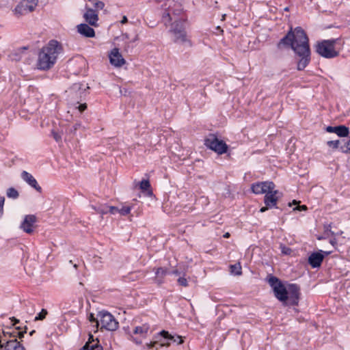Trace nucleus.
<instances>
[{"label": "nucleus", "instance_id": "obj_1", "mask_svg": "<svg viewBox=\"0 0 350 350\" xmlns=\"http://www.w3.org/2000/svg\"><path fill=\"white\" fill-rule=\"evenodd\" d=\"M277 49H291L295 57L297 70H304L311 61V49L309 38L305 30L299 26L291 27L286 35L277 43Z\"/></svg>", "mask_w": 350, "mask_h": 350}, {"label": "nucleus", "instance_id": "obj_2", "mask_svg": "<svg viewBox=\"0 0 350 350\" xmlns=\"http://www.w3.org/2000/svg\"><path fill=\"white\" fill-rule=\"evenodd\" d=\"M265 281L271 286L274 296L284 306H298L300 299V286L297 284L284 282L277 276L269 273Z\"/></svg>", "mask_w": 350, "mask_h": 350}, {"label": "nucleus", "instance_id": "obj_3", "mask_svg": "<svg viewBox=\"0 0 350 350\" xmlns=\"http://www.w3.org/2000/svg\"><path fill=\"white\" fill-rule=\"evenodd\" d=\"M62 44L56 40H51L42 47L38 55L36 66L40 70H48L56 63L58 55L62 53Z\"/></svg>", "mask_w": 350, "mask_h": 350}, {"label": "nucleus", "instance_id": "obj_4", "mask_svg": "<svg viewBox=\"0 0 350 350\" xmlns=\"http://www.w3.org/2000/svg\"><path fill=\"white\" fill-rule=\"evenodd\" d=\"M154 338L156 339L155 340L146 343L144 346V349L148 350H157L159 348L163 346L168 347L171 343L180 345L183 342L182 336L177 334L172 335L165 330H162L159 332L157 336H154Z\"/></svg>", "mask_w": 350, "mask_h": 350}, {"label": "nucleus", "instance_id": "obj_5", "mask_svg": "<svg viewBox=\"0 0 350 350\" xmlns=\"http://www.w3.org/2000/svg\"><path fill=\"white\" fill-rule=\"evenodd\" d=\"M340 38H332L318 41L314 46L315 52L322 57L332 59L339 55V51L336 49V45Z\"/></svg>", "mask_w": 350, "mask_h": 350}, {"label": "nucleus", "instance_id": "obj_6", "mask_svg": "<svg viewBox=\"0 0 350 350\" xmlns=\"http://www.w3.org/2000/svg\"><path fill=\"white\" fill-rule=\"evenodd\" d=\"M204 141V144L208 149L219 155L227 153L229 150V146L214 133H209Z\"/></svg>", "mask_w": 350, "mask_h": 350}, {"label": "nucleus", "instance_id": "obj_7", "mask_svg": "<svg viewBox=\"0 0 350 350\" xmlns=\"http://www.w3.org/2000/svg\"><path fill=\"white\" fill-rule=\"evenodd\" d=\"M99 318V327L100 329H105L107 331H115L118 328V322L114 317L106 310L99 311L97 313Z\"/></svg>", "mask_w": 350, "mask_h": 350}, {"label": "nucleus", "instance_id": "obj_8", "mask_svg": "<svg viewBox=\"0 0 350 350\" xmlns=\"http://www.w3.org/2000/svg\"><path fill=\"white\" fill-rule=\"evenodd\" d=\"M89 89L88 83L79 82L73 83L66 92L68 93V96H70L71 99L83 100L89 94Z\"/></svg>", "mask_w": 350, "mask_h": 350}, {"label": "nucleus", "instance_id": "obj_9", "mask_svg": "<svg viewBox=\"0 0 350 350\" xmlns=\"http://www.w3.org/2000/svg\"><path fill=\"white\" fill-rule=\"evenodd\" d=\"M185 19L179 18L172 23L170 31L174 36L175 42L184 43L187 41V32L185 31Z\"/></svg>", "mask_w": 350, "mask_h": 350}, {"label": "nucleus", "instance_id": "obj_10", "mask_svg": "<svg viewBox=\"0 0 350 350\" xmlns=\"http://www.w3.org/2000/svg\"><path fill=\"white\" fill-rule=\"evenodd\" d=\"M38 0H22L14 10V14L18 17L33 12L37 6Z\"/></svg>", "mask_w": 350, "mask_h": 350}, {"label": "nucleus", "instance_id": "obj_11", "mask_svg": "<svg viewBox=\"0 0 350 350\" xmlns=\"http://www.w3.org/2000/svg\"><path fill=\"white\" fill-rule=\"evenodd\" d=\"M27 327L25 325L23 328L21 327H16L15 330L12 332L3 330L2 334L0 335V342L5 340H12L13 338L17 339L22 338L24 337L25 334L27 333ZM3 346L1 343H0V348H2Z\"/></svg>", "mask_w": 350, "mask_h": 350}, {"label": "nucleus", "instance_id": "obj_12", "mask_svg": "<svg viewBox=\"0 0 350 350\" xmlns=\"http://www.w3.org/2000/svg\"><path fill=\"white\" fill-rule=\"evenodd\" d=\"M275 187V185L273 181L256 182L251 185V191L255 194H265Z\"/></svg>", "mask_w": 350, "mask_h": 350}, {"label": "nucleus", "instance_id": "obj_13", "mask_svg": "<svg viewBox=\"0 0 350 350\" xmlns=\"http://www.w3.org/2000/svg\"><path fill=\"white\" fill-rule=\"evenodd\" d=\"M281 196L282 193L278 190L272 189L268 191L265 195L264 203L268 207L282 210V207L277 206L278 201Z\"/></svg>", "mask_w": 350, "mask_h": 350}, {"label": "nucleus", "instance_id": "obj_14", "mask_svg": "<svg viewBox=\"0 0 350 350\" xmlns=\"http://www.w3.org/2000/svg\"><path fill=\"white\" fill-rule=\"evenodd\" d=\"M85 9L86 12L83 14V17L86 23H88L90 26L98 27V14L96 10L90 8L87 4L85 5Z\"/></svg>", "mask_w": 350, "mask_h": 350}, {"label": "nucleus", "instance_id": "obj_15", "mask_svg": "<svg viewBox=\"0 0 350 350\" xmlns=\"http://www.w3.org/2000/svg\"><path fill=\"white\" fill-rule=\"evenodd\" d=\"M109 58L111 64L116 67H120L126 63L125 59L117 48H114L111 50Z\"/></svg>", "mask_w": 350, "mask_h": 350}, {"label": "nucleus", "instance_id": "obj_16", "mask_svg": "<svg viewBox=\"0 0 350 350\" xmlns=\"http://www.w3.org/2000/svg\"><path fill=\"white\" fill-rule=\"evenodd\" d=\"M327 133H336L340 137H347L349 135V129L344 124H340L335 126H327L325 128Z\"/></svg>", "mask_w": 350, "mask_h": 350}, {"label": "nucleus", "instance_id": "obj_17", "mask_svg": "<svg viewBox=\"0 0 350 350\" xmlns=\"http://www.w3.org/2000/svg\"><path fill=\"white\" fill-rule=\"evenodd\" d=\"M323 256L318 251L312 252L308 258V263L312 269L321 267Z\"/></svg>", "mask_w": 350, "mask_h": 350}, {"label": "nucleus", "instance_id": "obj_18", "mask_svg": "<svg viewBox=\"0 0 350 350\" xmlns=\"http://www.w3.org/2000/svg\"><path fill=\"white\" fill-rule=\"evenodd\" d=\"M36 221V217L33 215H27L25 217L21 224V228L27 234L33 232V224Z\"/></svg>", "mask_w": 350, "mask_h": 350}, {"label": "nucleus", "instance_id": "obj_19", "mask_svg": "<svg viewBox=\"0 0 350 350\" xmlns=\"http://www.w3.org/2000/svg\"><path fill=\"white\" fill-rule=\"evenodd\" d=\"M1 350H25L24 346L16 338L10 340L2 341Z\"/></svg>", "mask_w": 350, "mask_h": 350}, {"label": "nucleus", "instance_id": "obj_20", "mask_svg": "<svg viewBox=\"0 0 350 350\" xmlns=\"http://www.w3.org/2000/svg\"><path fill=\"white\" fill-rule=\"evenodd\" d=\"M77 32L85 38H94L95 31L88 23H81L77 26Z\"/></svg>", "mask_w": 350, "mask_h": 350}, {"label": "nucleus", "instance_id": "obj_21", "mask_svg": "<svg viewBox=\"0 0 350 350\" xmlns=\"http://www.w3.org/2000/svg\"><path fill=\"white\" fill-rule=\"evenodd\" d=\"M21 178L31 187L35 189L38 192L42 193V189L38 185L36 178L29 172L23 171Z\"/></svg>", "mask_w": 350, "mask_h": 350}, {"label": "nucleus", "instance_id": "obj_22", "mask_svg": "<svg viewBox=\"0 0 350 350\" xmlns=\"http://www.w3.org/2000/svg\"><path fill=\"white\" fill-rule=\"evenodd\" d=\"M150 327L148 323H144L140 326H136L133 330V334H139L142 338H146Z\"/></svg>", "mask_w": 350, "mask_h": 350}, {"label": "nucleus", "instance_id": "obj_23", "mask_svg": "<svg viewBox=\"0 0 350 350\" xmlns=\"http://www.w3.org/2000/svg\"><path fill=\"white\" fill-rule=\"evenodd\" d=\"M139 189L142 192L146 193L148 196L153 195L152 190L151 189V185L148 178H143L139 184Z\"/></svg>", "mask_w": 350, "mask_h": 350}, {"label": "nucleus", "instance_id": "obj_24", "mask_svg": "<svg viewBox=\"0 0 350 350\" xmlns=\"http://www.w3.org/2000/svg\"><path fill=\"white\" fill-rule=\"evenodd\" d=\"M122 330L124 332L125 334L127 335V338L129 340H132L136 345H141L142 343V340L133 336V332L130 331L129 326H124L122 327Z\"/></svg>", "mask_w": 350, "mask_h": 350}, {"label": "nucleus", "instance_id": "obj_25", "mask_svg": "<svg viewBox=\"0 0 350 350\" xmlns=\"http://www.w3.org/2000/svg\"><path fill=\"white\" fill-rule=\"evenodd\" d=\"M167 274H169L168 269L164 267H159L155 271L156 278L158 279L159 283H162L161 279L165 276Z\"/></svg>", "mask_w": 350, "mask_h": 350}, {"label": "nucleus", "instance_id": "obj_26", "mask_svg": "<svg viewBox=\"0 0 350 350\" xmlns=\"http://www.w3.org/2000/svg\"><path fill=\"white\" fill-rule=\"evenodd\" d=\"M91 207L95 210L97 213L101 215L107 214V204H97L92 205Z\"/></svg>", "mask_w": 350, "mask_h": 350}, {"label": "nucleus", "instance_id": "obj_27", "mask_svg": "<svg viewBox=\"0 0 350 350\" xmlns=\"http://www.w3.org/2000/svg\"><path fill=\"white\" fill-rule=\"evenodd\" d=\"M230 272L235 275H240L242 274V268L239 262L230 265Z\"/></svg>", "mask_w": 350, "mask_h": 350}, {"label": "nucleus", "instance_id": "obj_28", "mask_svg": "<svg viewBox=\"0 0 350 350\" xmlns=\"http://www.w3.org/2000/svg\"><path fill=\"white\" fill-rule=\"evenodd\" d=\"M350 148V138L348 140L345 139H342L341 144L340 146V150L342 153L349 154V150H347V148Z\"/></svg>", "mask_w": 350, "mask_h": 350}, {"label": "nucleus", "instance_id": "obj_29", "mask_svg": "<svg viewBox=\"0 0 350 350\" xmlns=\"http://www.w3.org/2000/svg\"><path fill=\"white\" fill-rule=\"evenodd\" d=\"M7 197L12 199H17L19 196L18 191L14 187H10L6 191Z\"/></svg>", "mask_w": 350, "mask_h": 350}, {"label": "nucleus", "instance_id": "obj_30", "mask_svg": "<svg viewBox=\"0 0 350 350\" xmlns=\"http://www.w3.org/2000/svg\"><path fill=\"white\" fill-rule=\"evenodd\" d=\"M341 144V140H331L327 142V145L334 150L339 149Z\"/></svg>", "mask_w": 350, "mask_h": 350}, {"label": "nucleus", "instance_id": "obj_31", "mask_svg": "<svg viewBox=\"0 0 350 350\" xmlns=\"http://www.w3.org/2000/svg\"><path fill=\"white\" fill-rule=\"evenodd\" d=\"M280 249L281 250L282 254L284 255H291L293 252L291 247L282 243L280 245Z\"/></svg>", "mask_w": 350, "mask_h": 350}, {"label": "nucleus", "instance_id": "obj_32", "mask_svg": "<svg viewBox=\"0 0 350 350\" xmlns=\"http://www.w3.org/2000/svg\"><path fill=\"white\" fill-rule=\"evenodd\" d=\"M88 319L92 323H95V325L97 328L99 327V318H98L97 316L95 317L93 313H90Z\"/></svg>", "mask_w": 350, "mask_h": 350}, {"label": "nucleus", "instance_id": "obj_33", "mask_svg": "<svg viewBox=\"0 0 350 350\" xmlns=\"http://www.w3.org/2000/svg\"><path fill=\"white\" fill-rule=\"evenodd\" d=\"M88 345V350H103V347L98 340L97 343L94 345H90L89 342H85Z\"/></svg>", "mask_w": 350, "mask_h": 350}, {"label": "nucleus", "instance_id": "obj_34", "mask_svg": "<svg viewBox=\"0 0 350 350\" xmlns=\"http://www.w3.org/2000/svg\"><path fill=\"white\" fill-rule=\"evenodd\" d=\"M48 314V312L46 309H42V310L37 314V315L35 317V321H42L46 318V314Z\"/></svg>", "mask_w": 350, "mask_h": 350}, {"label": "nucleus", "instance_id": "obj_35", "mask_svg": "<svg viewBox=\"0 0 350 350\" xmlns=\"http://www.w3.org/2000/svg\"><path fill=\"white\" fill-rule=\"evenodd\" d=\"M172 18L170 13L167 11H165L162 15V21L165 23V25H167V23H170L172 21Z\"/></svg>", "mask_w": 350, "mask_h": 350}, {"label": "nucleus", "instance_id": "obj_36", "mask_svg": "<svg viewBox=\"0 0 350 350\" xmlns=\"http://www.w3.org/2000/svg\"><path fill=\"white\" fill-rule=\"evenodd\" d=\"M131 207L129 206H123L121 208H119V213L121 215L125 216L130 213Z\"/></svg>", "mask_w": 350, "mask_h": 350}, {"label": "nucleus", "instance_id": "obj_37", "mask_svg": "<svg viewBox=\"0 0 350 350\" xmlns=\"http://www.w3.org/2000/svg\"><path fill=\"white\" fill-rule=\"evenodd\" d=\"M93 5L94 7V10H96L97 12L98 10H103L105 7V3L103 1L98 0L96 1Z\"/></svg>", "mask_w": 350, "mask_h": 350}, {"label": "nucleus", "instance_id": "obj_38", "mask_svg": "<svg viewBox=\"0 0 350 350\" xmlns=\"http://www.w3.org/2000/svg\"><path fill=\"white\" fill-rule=\"evenodd\" d=\"M75 101H76L77 104L78 105L77 108H78L79 111L81 113L83 112L87 109V104L86 103H81V102L82 100H79H79H75Z\"/></svg>", "mask_w": 350, "mask_h": 350}, {"label": "nucleus", "instance_id": "obj_39", "mask_svg": "<svg viewBox=\"0 0 350 350\" xmlns=\"http://www.w3.org/2000/svg\"><path fill=\"white\" fill-rule=\"evenodd\" d=\"M109 213L112 215H115L119 213V208L114 206H108L107 205V213Z\"/></svg>", "mask_w": 350, "mask_h": 350}, {"label": "nucleus", "instance_id": "obj_40", "mask_svg": "<svg viewBox=\"0 0 350 350\" xmlns=\"http://www.w3.org/2000/svg\"><path fill=\"white\" fill-rule=\"evenodd\" d=\"M178 283L180 286H182L184 287H187L189 285L187 280L184 276L179 277V278L178 279Z\"/></svg>", "mask_w": 350, "mask_h": 350}, {"label": "nucleus", "instance_id": "obj_41", "mask_svg": "<svg viewBox=\"0 0 350 350\" xmlns=\"http://www.w3.org/2000/svg\"><path fill=\"white\" fill-rule=\"evenodd\" d=\"M5 202V198L0 196V218L2 217L3 213V206Z\"/></svg>", "mask_w": 350, "mask_h": 350}, {"label": "nucleus", "instance_id": "obj_42", "mask_svg": "<svg viewBox=\"0 0 350 350\" xmlns=\"http://www.w3.org/2000/svg\"><path fill=\"white\" fill-rule=\"evenodd\" d=\"M329 243L335 248L336 250L340 252V250L338 248V241L335 237L330 239Z\"/></svg>", "mask_w": 350, "mask_h": 350}, {"label": "nucleus", "instance_id": "obj_43", "mask_svg": "<svg viewBox=\"0 0 350 350\" xmlns=\"http://www.w3.org/2000/svg\"><path fill=\"white\" fill-rule=\"evenodd\" d=\"M324 228H325V232H329L331 234V235L332 237H334V235L335 234V232L334 231H332L331 228H332V224H327V225H325L324 226Z\"/></svg>", "mask_w": 350, "mask_h": 350}, {"label": "nucleus", "instance_id": "obj_44", "mask_svg": "<svg viewBox=\"0 0 350 350\" xmlns=\"http://www.w3.org/2000/svg\"><path fill=\"white\" fill-rule=\"evenodd\" d=\"M308 210V207L306 205L304 204V205H299V206H297L293 208V211H306Z\"/></svg>", "mask_w": 350, "mask_h": 350}, {"label": "nucleus", "instance_id": "obj_45", "mask_svg": "<svg viewBox=\"0 0 350 350\" xmlns=\"http://www.w3.org/2000/svg\"><path fill=\"white\" fill-rule=\"evenodd\" d=\"M10 319L12 323L11 327H7L8 329H11L12 326L16 325V324L19 323V322H20L19 319H16L14 317H11Z\"/></svg>", "mask_w": 350, "mask_h": 350}, {"label": "nucleus", "instance_id": "obj_46", "mask_svg": "<svg viewBox=\"0 0 350 350\" xmlns=\"http://www.w3.org/2000/svg\"><path fill=\"white\" fill-rule=\"evenodd\" d=\"M52 135L57 142H59L62 139V137L58 133L52 131Z\"/></svg>", "mask_w": 350, "mask_h": 350}, {"label": "nucleus", "instance_id": "obj_47", "mask_svg": "<svg viewBox=\"0 0 350 350\" xmlns=\"http://www.w3.org/2000/svg\"><path fill=\"white\" fill-rule=\"evenodd\" d=\"M319 252L323 256V259L332 253L331 251H323L321 250H319Z\"/></svg>", "mask_w": 350, "mask_h": 350}, {"label": "nucleus", "instance_id": "obj_48", "mask_svg": "<svg viewBox=\"0 0 350 350\" xmlns=\"http://www.w3.org/2000/svg\"><path fill=\"white\" fill-rule=\"evenodd\" d=\"M169 274H174L176 275H180L181 274V271H180L178 269H174L171 272H169Z\"/></svg>", "mask_w": 350, "mask_h": 350}, {"label": "nucleus", "instance_id": "obj_49", "mask_svg": "<svg viewBox=\"0 0 350 350\" xmlns=\"http://www.w3.org/2000/svg\"><path fill=\"white\" fill-rule=\"evenodd\" d=\"M271 208L270 207H268V206H262L260 208V213H264L265 211H267L268 209Z\"/></svg>", "mask_w": 350, "mask_h": 350}, {"label": "nucleus", "instance_id": "obj_50", "mask_svg": "<svg viewBox=\"0 0 350 350\" xmlns=\"http://www.w3.org/2000/svg\"><path fill=\"white\" fill-rule=\"evenodd\" d=\"M122 24H126L128 23V18L126 16H123L122 20L120 21Z\"/></svg>", "mask_w": 350, "mask_h": 350}, {"label": "nucleus", "instance_id": "obj_51", "mask_svg": "<svg viewBox=\"0 0 350 350\" xmlns=\"http://www.w3.org/2000/svg\"><path fill=\"white\" fill-rule=\"evenodd\" d=\"M93 340H94V336L92 334H89V338H88V341L87 342H89V344L90 345V343Z\"/></svg>", "mask_w": 350, "mask_h": 350}, {"label": "nucleus", "instance_id": "obj_52", "mask_svg": "<svg viewBox=\"0 0 350 350\" xmlns=\"http://www.w3.org/2000/svg\"><path fill=\"white\" fill-rule=\"evenodd\" d=\"M120 92L122 93V94H123L124 96H126L127 95V92H128V90L126 89V88H124L123 90H120Z\"/></svg>", "mask_w": 350, "mask_h": 350}, {"label": "nucleus", "instance_id": "obj_53", "mask_svg": "<svg viewBox=\"0 0 350 350\" xmlns=\"http://www.w3.org/2000/svg\"><path fill=\"white\" fill-rule=\"evenodd\" d=\"M122 37L124 39H126V40L129 39V35L127 33H122Z\"/></svg>", "mask_w": 350, "mask_h": 350}, {"label": "nucleus", "instance_id": "obj_54", "mask_svg": "<svg viewBox=\"0 0 350 350\" xmlns=\"http://www.w3.org/2000/svg\"><path fill=\"white\" fill-rule=\"evenodd\" d=\"M138 40H139V36H138V34H136L135 38L131 41V42H135Z\"/></svg>", "mask_w": 350, "mask_h": 350}, {"label": "nucleus", "instance_id": "obj_55", "mask_svg": "<svg viewBox=\"0 0 350 350\" xmlns=\"http://www.w3.org/2000/svg\"><path fill=\"white\" fill-rule=\"evenodd\" d=\"M79 350H88V345H84L81 348H80Z\"/></svg>", "mask_w": 350, "mask_h": 350}, {"label": "nucleus", "instance_id": "obj_56", "mask_svg": "<svg viewBox=\"0 0 350 350\" xmlns=\"http://www.w3.org/2000/svg\"><path fill=\"white\" fill-rule=\"evenodd\" d=\"M297 203V201L295 200H293L292 202H288V206H292L293 204H295Z\"/></svg>", "mask_w": 350, "mask_h": 350}, {"label": "nucleus", "instance_id": "obj_57", "mask_svg": "<svg viewBox=\"0 0 350 350\" xmlns=\"http://www.w3.org/2000/svg\"><path fill=\"white\" fill-rule=\"evenodd\" d=\"M343 234V232L342 230H339L338 232H335V234L334 236H338V235H341Z\"/></svg>", "mask_w": 350, "mask_h": 350}, {"label": "nucleus", "instance_id": "obj_58", "mask_svg": "<svg viewBox=\"0 0 350 350\" xmlns=\"http://www.w3.org/2000/svg\"><path fill=\"white\" fill-rule=\"evenodd\" d=\"M230 233H229V232H226V233H225V234H224V238H228V237H230Z\"/></svg>", "mask_w": 350, "mask_h": 350}, {"label": "nucleus", "instance_id": "obj_59", "mask_svg": "<svg viewBox=\"0 0 350 350\" xmlns=\"http://www.w3.org/2000/svg\"><path fill=\"white\" fill-rule=\"evenodd\" d=\"M35 332H36V331H35V330H31V331L29 333V336H33V334H34Z\"/></svg>", "mask_w": 350, "mask_h": 350}, {"label": "nucleus", "instance_id": "obj_60", "mask_svg": "<svg viewBox=\"0 0 350 350\" xmlns=\"http://www.w3.org/2000/svg\"><path fill=\"white\" fill-rule=\"evenodd\" d=\"M284 11L285 12H288L289 11V8L288 7H286L284 8Z\"/></svg>", "mask_w": 350, "mask_h": 350}, {"label": "nucleus", "instance_id": "obj_61", "mask_svg": "<svg viewBox=\"0 0 350 350\" xmlns=\"http://www.w3.org/2000/svg\"><path fill=\"white\" fill-rule=\"evenodd\" d=\"M217 30H220L221 32H223V29H221L219 26H217Z\"/></svg>", "mask_w": 350, "mask_h": 350}, {"label": "nucleus", "instance_id": "obj_62", "mask_svg": "<svg viewBox=\"0 0 350 350\" xmlns=\"http://www.w3.org/2000/svg\"><path fill=\"white\" fill-rule=\"evenodd\" d=\"M78 124H75V126H73L74 127V130H77V127H78Z\"/></svg>", "mask_w": 350, "mask_h": 350}, {"label": "nucleus", "instance_id": "obj_63", "mask_svg": "<svg viewBox=\"0 0 350 350\" xmlns=\"http://www.w3.org/2000/svg\"><path fill=\"white\" fill-rule=\"evenodd\" d=\"M27 49H28V47H25V46L23 48V50H26Z\"/></svg>", "mask_w": 350, "mask_h": 350}]
</instances>
